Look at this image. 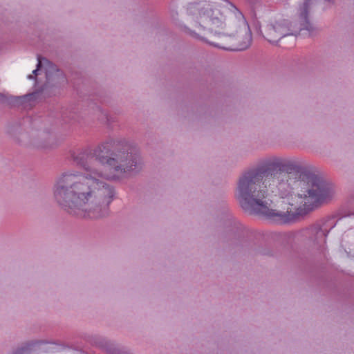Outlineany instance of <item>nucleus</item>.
<instances>
[{"mask_svg": "<svg viewBox=\"0 0 354 354\" xmlns=\"http://www.w3.org/2000/svg\"><path fill=\"white\" fill-rule=\"evenodd\" d=\"M27 352V349L25 348H21L16 351L14 354H26Z\"/></svg>", "mask_w": 354, "mask_h": 354, "instance_id": "nucleus-13", "label": "nucleus"}, {"mask_svg": "<svg viewBox=\"0 0 354 354\" xmlns=\"http://www.w3.org/2000/svg\"><path fill=\"white\" fill-rule=\"evenodd\" d=\"M335 193L324 178H239L236 197L245 212L287 223L329 203Z\"/></svg>", "mask_w": 354, "mask_h": 354, "instance_id": "nucleus-1", "label": "nucleus"}, {"mask_svg": "<svg viewBox=\"0 0 354 354\" xmlns=\"http://www.w3.org/2000/svg\"><path fill=\"white\" fill-rule=\"evenodd\" d=\"M80 175V174L77 172L74 173V172L68 171V172H66V173L63 174V177H77Z\"/></svg>", "mask_w": 354, "mask_h": 354, "instance_id": "nucleus-11", "label": "nucleus"}, {"mask_svg": "<svg viewBox=\"0 0 354 354\" xmlns=\"http://www.w3.org/2000/svg\"><path fill=\"white\" fill-rule=\"evenodd\" d=\"M319 0H306L299 9V16L290 21L285 19L270 20L261 28V33L270 43L276 44L281 38L289 35H297L301 32L308 36H313L318 32V28L310 22L308 10L312 5H315Z\"/></svg>", "mask_w": 354, "mask_h": 354, "instance_id": "nucleus-5", "label": "nucleus"}, {"mask_svg": "<svg viewBox=\"0 0 354 354\" xmlns=\"http://www.w3.org/2000/svg\"><path fill=\"white\" fill-rule=\"evenodd\" d=\"M55 145V142L54 138H50L48 143L44 145V147L45 148H52Z\"/></svg>", "mask_w": 354, "mask_h": 354, "instance_id": "nucleus-10", "label": "nucleus"}, {"mask_svg": "<svg viewBox=\"0 0 354 354\" xmlns=\"http://www.w3.org/2000/svg\"><path fill=\"white\" fill-rule=\"evenodd\" d=\"M84 183L66 185L64 178L56 185L55 196L57 203L70 214L96 218L102 216V209H106L115 195L112 187L100 183L97 178H87Z\"/></svg>", "mask_w": 354, "mask_h": 354, "instance_id": "nucleus-3", "label": "nucleus"}, {"mask_svg": "<svg viewBox=\"0 0 354 354\" xmlns=\"http://www.w3.org/2000/svg\"><path fill=\"white\" fill-rule=\"evenodd\" d=\"M56 75H57L58 77L61 78L63 81H64V79H65V78H64V75H63L62 73L60 71H59V70H56Z\"/></svg>", "mask_w": 354, "mask_h": 354, "instance_id": "nucleus-14", "label": "nucleus"}, {"mask_svg": "<svg viewBox=\"0 0 354 354\" xmlns=\"http://www.w3.org/2000/svg\"><path fill=\"white\" fill-rule=\"evenodd\" d=\"M308 234H310L318 244L322 245L326 243V231L321 228L319 225H315L307 230Z\"/></svg>", "mask_w": 354, "mask_h": 354, "instance_id": "nucleus-9", "label": "nucleus"}, {"mask_svg": "<svg viewBox=\"0 0 354 354\" xmlns=\"http://www.w3.org/2000/svg\"><path fill=\"white\" fill-rule=\"evenodd\" d=\"M182 28L193 37L225 50H244L252 41L243 15L227 0L189 3Z\"/></svg>", "mask_w": 354, "mask_h": 354, "instance_id": "nucleus-2", "label": "nucleus"}, {"mask_svg": "<svg viewBox=\"0 0 354 354\" xmlns=\"http://www.w3.org/2000/svg\"><path fill=\"white\" fill-rule=\"evenodd\" d=\"M296 175H299V177H319L322 175V173L315 166L310 165H303L299 162Z\"/></svg>", "mask_w": 354, "mask_h": 354, "instance_id": "nucleus-8", "label": "nucleus"}, {"mask_svg": "<svg viewBox=\"0 0 354 354\" xmlns=\"http://www.w3.org/2000/svg\"><path fill=\"white\" fill-rule=\"evenodd\" d=\"M95 160L82 167L86 177L102 176L109 172L114 176L129 174L135 170L140 160V156L133 153L125 140H109L94 150Z\"/></svg>", "mask_w": 354, "mask_h": 354, "instance_id": "nucleus-4", "label": "nucleus"}, {"mask_svg": "<svg viewBox=\"0 0 354 354\" xmlns=\"http://www.w3.org/2000/svg\"><path fill=\"white\" fill-rule=\"evenodd\" d=\"M4 98H5L4 95H3V94H2V93H0V99H1V100H2V101H3Z\"/></svg>", "mask_w": 354, "mask_h": 354, "instance_id": "nucleus-15", "label": "nucleus"}, {"mask_svg": "<svg viewBox=\"0 0 354 354\" xmlns=\"http://www.w3.org/2000/svg\"><path fill=\"white\" fill-rule=\"evenodd\" d=\"M41 58L40 57H38V64H37V68L34 70L32 71V73L36 76L37 75V71H38V68L41 66Z\"/></svg>", "mask_w": 354, "mask_h": 354, "instance_id": "nucleus-12", "label": "nucleus"}, {"mask_svg": "<svg viewBox=\"0 0 354 354\" xmlns=\"http://www.w3.org/2000/svg\"><path fill=\"white\" fill-rule=\"evenodd\" d=\"M299 162L294 160L279 158V171L287 174H296Z\"/></svg>", "mask_w": 354, "mask_h": 354, "instance_id": "nucleus-7", "label": "nucleus"}, {"mask_svg": "<svg viewBox=\"0 0 354 354\" xmlns=\"http://www.w3.org/2000/svg\"><path fill=\"white\" fill-rule=\"evenodd\" d=\"M277 172H279V158H274L248 169L243 177H268Z\"/></svg>", "mask_w": 354, "mask_h": 354, "instance_id": "nucleus-6", "label": "nucleus"}, {"mask_svg": "<svg viewBox=\"0 0 354 354\" xmlns=\"http://www.w3.org/2000/svg\"><path fill=\"white\" fill-rule=\"evenodd\" d=\"M47 79L50 80V77L47 75Z\"/></svg>", "mask_w": 354, "mask_h": 354, "instance_id": "nucleus-17", "label": "nucleus"}, {"mask_svg": "<svg viewBox=\"0 0 354 354\" xmlns=\"http://www.w3.org/2000/svg\"><path fill=\"white\" fill-rule=\"evenodd\" d=\"M29 79H33L34 77L32 75H29L28 77Z\"/></svg>", "mask_w": 354, "mask_h": 354, "instance_id": "nucleus-16", "label": "nucleus"}]
</instances>
